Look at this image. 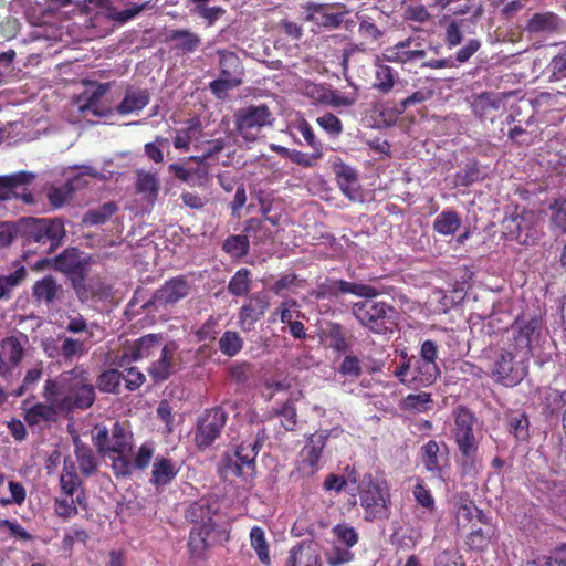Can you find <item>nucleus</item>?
Here are the masks:
<instances>
[{"instance_id":"obj_1","label":"nucleus","mask_w":566,"mask_h":566,"mask_svg":"<svg viewBox=\"0 0 566 566\" xmlns=\"http://www.w3.org/2000/svg\"><path fill=\"white\" fill-rule=\"evenodd\" d=\"M15 234L21 239L23 255L53 253L66 234L61 219L22 218L15 224Z\"/></svg>"},{"instance_id":"obj_2","label":"nucleus","mask_w":566,"mask_h":566,"mask_svg":"<svg viewBox=\"0 0 566 566\" xmlns=\"http://www.w3.org/2000/svg\"><path fill=\"white\" fill-rule=\"evenodd\" d=\"M475 423L476 418L468 408L457 409L453 438L459 451L457 463L463 478H475L482 470V461L479 458L480 441L473 430Z\"/></svg>"},{"instance_id":"obj_3","label":"nucleus","mask_w":566,"mask_h":566,"mask_svg":"<svg viewBox=\"0 0 566 566\" xmlns=\"http://www.w3.org/2000/svg\"><path fill=\"white\" fill-rule=\"evenodd\" d=\"M53 380L57 382V397L64 413L74 409H88L95 402V387L91 384L90 374L83 366H75Z\"/></svg>"},{"instance_id":"obj_4","label":"nucleus","mask_w":566,"mask_h":566,"mask_svg":"<svg viewBox=\"0 0 566 566\" xmlns=\"http://www.w3.org/2000/svg\"><path fill=\"white\" fill-rule=\"evenodd\" d=\"M525 347L520 349L507 343L491 352L489 356V376L504 387H514L523 381L528 371L530 356L525 355Z\"/></svg>"},{"instance_id":"obj_5","label":"nucleus","mask_w":566,"mask_h":566,"mask_svg":"<svg viewBox=\"0 0 566 566\" xmlns=\"http://www.w3.org/2000/svg\"><path fill=\"white\" fill-rule=\"evenodd\" d=\"M350 312L357 322L370 333H391L397 325V311L384 301L365 298L353 303Z\"/></svg>"},{"instance_id":"obj_6","label":"nucleus","mask_w":566,"mask_h":566,"mask_svg":"<svg viewBox=\"0 0 566 566\" xmlns=\"http://www.w3.org/2000/svg\"><path fill=\"white\" fill-rule=\"evenodd\" d=\"M358 494L366 521H384L390 517L391 497L385 481L374 480L369 474L360 482Z\"/></svg>"},{"instance_id":"obj_7","label":"nucleus","mask_w":566,"mask_h":566,"mask_svg":"<svg viewBox=\"0 0 566 566\" xmlns=\"http://www.w3.org/2000/svg\"><path fill=\"white\" fill-rule=\"evenodd\" d=\"M394 292V286L370 285L327 277L317 284L314 295L318 300L338 297L344 294H352L361 298H376L384 294L391 295Z\"/></svg>"},{"instance_id":"obj_8","label":"nucleus","mask_w":566,"mask_h":566,"mask_svg":"<svg viewBox=\"0 0 566 566\" xmlns=\"http://www.w3.org/2000/svg\"><path fill=\"white\" fill-rule=\"evenodd\" d=\"M273 120V115L265 104L249 105L233 114L235 132L248 143L255 142L265 127L272 126Z\"/></svg>"},{"instance_id":"obj_9","label":"nucleus","mask_w":566,"mask_h":566,"mask_svg":"<svg viewBox=\"0 0 566 566\" xmlns=\"http://www.w3.org/2000/svg\"><path fill=\"white\" fill-rule=\"evenodd\" d=\"M343 432L340 427L331 430H319L306 438L300 451L296 471L306 478L314 476L322 468L321 459L329 437H338Z\"/></svg>"},{"instance_id":"obj_10","label":"nucleus","mask_w":566,"mask_h":566,"mask_svg":"<svg viewBox=\"0 0 566 566\" xmlns=\"http://www.w3.org/2000/svg\"><path fill=\"white\" fill-rule=\"evenodd\" d=\"M502 228L507 240L522 245H534L539 239L536 217L530 210L524 209L506 216L502 221Z\"/></svg>"},{"instance_id":"obj_11","label":"nucleus","mask_w":566,"mask_h":566,"mask_svg":"<svg viewBox=\"0 0 566 566\" xmlns=\"http://www.w3.org/2000/svg\"><path fill=\"white\" fill-rule=\"evenodd\" d=\"M57 387V382L53 379L45 380L42 391L45 402H36L25 409L24 420L30 427L39 426L42 422H55L59 419V415L64 413L62 407H60Z\"/></svg>"},{"instance_id":"obj_12","label":"nucleus","mask_w":566,"mask_h":566,"mask_svg":"<svg viewBox=\"0 0 566 566\" xmlns=\"http://www.w3.org/2000/svg\"><path fill=\"white\" fill-rule=\"evenodd\" d=\"M228 413L221 407L206 410L197 421L195 442L199 449L210 447L221 434L226 426Z\"/></svg>"},{"instance_id":"obj_13","label":"nucleus","mask_w":566,"mask_h":566,"mask_svg":"<svg viewBox=\"0 0 566 566\" xmlns=\"http://www.w3.org/2000/svg\"><path fill=\"white\" fill-rule=\"evenodd\" d=\"M261 444L258 441H243L239 444L232 454H226L222 459L226 474L243 476L248 474L245 470L253 471L255 457Z\"/></svg>"},{"instance_id":"obj_14","label":"nucleus","mask_w":566,"mask_h":566,"mask_svg":"<svg viewBox=\"0 0 566 566\" xmlns=\"http://www.w3.org/2000/svg\"><path fill=\"white\" fill-rule=\"evenodd\" d=\"M334 4L306 2L302 4V20L319 29H337L344 22L345 12H333Z\"/></svg>"},{"instance_id":"obj_15","label":"nucleus","mask_w":566,"mask_h":566,"mask_svg":"<svg viewBox=\"0 0 566 566\" xmlns=\"http://www.w3.org/2000/svg\"><path fill=\"white\" fill-rule=\"evenodd\" d=\"M164 337L160 334H147L136 339L119 357L118 366L124 368L132 361L154 357L164 347Z\"/></svg>"},{"instance_id":"obj_16","label":"nucleus","mask_w":566,"mask_h":566,"mask_svg":"<svg viewBox=\"0 0 566 566\" xmlns=\"http://www.w3.org/2000/svg\"><path fill=\"white\" fill-rule=\"evenodd\" d=\"M270 307V298L264 292H255L248 296L247 302L239 310L238 325L243 332L254 329Z\"/></svg>"},{"instance_id":"obj_17","label":"nucleus","mask_w":566,"mask_h":566,"mask_svg":"<svg viewBox=\"0 0 566 566\" xmlns=\"http://www.w3.org/2000/svg\"><path fill=\"white\" fill-rule=\"evenodd\" d=\"M420 460L428 472L434 478H441L448 465V446L446 442L429 440L420 448Z\"/></svg>"},{"instance_id":"obj_18","label":"nucleus","mask_w":566,"mask_h":566,"mask_svg":"<svg viewBox=\"0 0 566 566\" xmlns=\"http://www.w3.org/2000/svg\"><path fill=\"white\" fill-rule=\"evenodd\" d=\"M190 283L184 275L166 281L154 294V301L160 305H174L190 293Z\"/></svg>"},{"instance_id":"obj_19","label":"nucleus","mask_w":566,"mask_h":566,"mask_svg":"<svg viewBox=\"0 0 566 566\" xmlns=\"http://www.w3.org/2000/svg\"><path fill=\"white\" fill-rule=\"evenodd\" d=\"M63 287L57 280L51 275H44L32 285V298L36 305L52 306L62 300Z\"/></svg>"},{"instance_id":"obj_20","label":"nucleus","mask_w":566,"mask_h":566,"mask_svg":"<svg viewBox=\"0 0 566 566\" xmlns=\"http://www.w3.org/2000/svg\"><path fill=\"white\" fill-rule=\"evenodd\" d=\"M54 265L56 270L69 277L70 282L87 272L86 263L81 259L76 249L64 250L55 258Z\"/></svg>"},{"instance_id":"obj_21","label":"nucleus","mask_w":566,"mask_h":566,"mask_svg":"<svg viewBox=\"0 0 566 566\" xmlns=\"http://www.w3.org/2000/svg\"><path fill=\"white\" fill-rule=\"evenodd\" d=\"M174 353L175 346L172 344H165L159 358L148 367L147 371L155 384L163 382L171 376L174 371Z\"/></svg>"},{"instance_id":"obj_22","label":"nucleus","mask_w":566,"mask_h":566,"mask_svg":"<svg viewBox=\"0 0 566 566\" xmlns=\"http://www.w3.org/2000/svg\"><path fill=\"white\" fill-rule=\"evenodd\" d=\"M411 42L412 39L408 38L392 46L387 48L382 54L384 60L391 63L405 64L411 61L423 59L426 56V51L421 49L409 50Z\"/></svg>"},{"instance_id":"obj_23","label":"nucleus","mask_w":566,"mask_h":566,"mask_svg":"<svg viewBox=\"0 0 566 566\" xmlns=\"http://www.w3.org/2000/svg\"><path fill=\"white\" fill-rule=\"evenodd\" d=\"M439 376L440 369L437 364H431L413 356L411 387H428L432 385Z\"/></svg>"},{"instance_id":"obj_24","label":"nucleus","mask_w":566,"mask_h":566,"mask_svg":"<svg viewBox=\"0 0 566 566\" xmlns=\"http://www.w3.org/2000/svg\"><path fill=\"white\" fill-rule=\"evenodd\" d=\"M285 566H321V557L312 544L302 542L290 549Z\"/></svg>"},{"instance_id":"obj_25","label":"nucleus","mask_w":566,"mask_h":566,"mask_svg":"<svg viewBox=\"0 0 566 566\" xmlns=\"http://www.w3.org/2000/svg\"><path fill=\"white\" fill-rule=\"evenodd\" d=\"M502 104L501 97L492 92H484L475 96L472 102V112L481 120H493Z\"/></svg>"},{"instance_id":"obj_26","label":"nucleus","mask_w":566,"mask_h":566,"mask_svg":"<svg viewBox=\"0 0 566 566\" xmlns=\"http://www.w3.org/2000/svg\"><path fill=\"white\" fill-rule=\"evenodd\" d=\"M178 468L171 459L157 457L151 470L150 483L156 488H165L178 474Z\"/></svg>"},{"instance_id":"obj_27","label":"nucleus","mask_w":566,"mask_h":566,"mask_svg":"<svg viewBox=\"0 0 566 566\" xmlns=\"http://www.w3.org/2000/svg\"><path fill=\"white\" fill-rule=\"evenodd\" d=\"M216 510H213L212 505L208 500L201 499L197 502L191 503L185 513V517L188 522L192 524L199 525H209L211 530L216 528V523L213 522V514Z\"/></svg>"},{"instance_id":"obj_28","label":"nucleus","mask_w":566,"mask_h":566,"mask_svg":"<svg viewBox=\"0 0 566 566\" xmlns=\"http://www.w3.org/2000/svg\"><path fill=\"white\" fill-rule=\"evenodd\" d=\"M214 530L209 525H199L189 533L188 549L191 558L203 559L209 548L208 538Z\"/></svg>"},{"instance_id":"obj_29","label":"nucleus","mask_w":566,"mask_h":566,"mask_svg":"<svg viewBox=\"0 0 566 566\" xmlns=\"http://www.w3.org/2000/svg\"><path fill=\"white\" fill-rule=\"evenodd\" d=\"M87 272L72 279L71 285L77 298L84 303L94 297H101L105 294V286L99 281L86 280Z\"/></svg>"},{"instance_id":"obj_30","label":"nucleus","mask_w":566,"mask_h":566,"mask_svg":"<svg viewBox=\"0 0 566 566\" xmlns=\"http://www.w3.org/2000/svg\"><path fill=\"white\" fill-rule=\"evenodd\" d=\"M150 101L148 90L127 88L123 101L116 106L119 115H128L130 113L144 109Z\"/></svg>"},{"instance_id":"obj_31","label":"nucleus","mask_w":566,"mask_h":566,"mask_svg":"<svg viewBox=\"0 0 566 566\" xmlns=\"http://www.w3.org/2000/svg\"><path fill=\"white\" fill-rule=\"evenodd\" d=\"M560 28V18L552 12L534 13L526 23L530 33H555Z\"/></svg>"},{"instance_id":"obj_32","label":"nucleus","mask_w":566,"mask_h":566,"mask_svg":"<svg viewBox=\"0 0 566 566\" xmlns=\"http://www.w3.org/2000/svg\"><path fill=\"white\" fill-rule=\"evenodd\" d=\"M74 453L80 471L84 476L88 478L96 473L98 460L93 449L82 442L78 437L74 439Z\"/></svg>"},{"instance_id":"obj_33","label":"nucleus","mask_w":566,"mask_h":566,"mask_svg":"<svg viewBox=\"0 0 566 566\" xmlns=\"http://www.w3.org/2000/svg\"><path fill=\"white\" fill-rule=\"evenodd\" d=\"M133 433L124 422L115 421L111 430L109 453H132Z\"/></svg>"},{"instance_id":"obj_34","label":"nucleus","mask_w":566,"mask_h":566,"mask_svg":"<svg viewBox=\"0 0 566 566\" xmlns=\"http://www.w3.org/2000/svg\"><path fill=\"white\" fill-rule=\"evenodd\" d=\"M28 337L24 334L4 337L0 342V349L12 366H18L24 357V345Z\"/></svg>"},{"instance_id":"obj_35","label":"nucleus","mask_w":566,"mask_h":566,"mask_svg":"<svg viewBox=\"0 0 566 566\" xmlns=\"http://www.w3.org/2000/svg\"><path fill=\"white\" fill-rule=\"evenodd\" d=\"M544 407L549 415H556L566 405V386L560 384V378H555L544 394Z\"/></svg>"},{"instance_id":"obj_36","label":"nucleus","mask_w":566,"mask_h":566,"mask_svg":"<svg viewBox=\"0 0 566 566\" xmlns=\"http://www.w3.org/2000/svg\"><path fill=\"white\" fill-rule=\"evenodd\" d=\"M107 91V83L98 84L97 87L85 97L84 103L80 105L81 113H83L84 115L92 113L96 117H107L108 115H111V108H102L99 106V101L106 94Z\"/></svg>"},{"instance_id":"obj_37","label":"nucleus","mask_w":566,"mask_h":566,"mask_svg":"<svg viewBox=\"0 0 566 566\" xmlns=\"http://www.w3.org/2000/svg\"><path fill=\"white\" fill-rule=\"evenodd\" d=\"M167 41L176 42L175 49L184 53H193L201 44V38L197 33L184 29L169 31Z\"/></svg>"},{"instance_id":"obj_38","label":"nucleus","mask_w":566,"mask_h":566,"mask_svg":"<svg viewBox=\"0 0 566 566\" xmlns=\"http://www.w3.org/2000/svg\"><path fill=\"white\" fill-rule=\"evenodd\" d=\"M250 546L255 551L260 563L264 566H271L270 545L265 532L261 526H253L249 534Z\"/></svg>"},{"instance_id":"obj_39","label":"nucleus","mask_w":566,"mask_h":566,"mask_svg":"<svg viewBox=\"0 0 566 566\" xmlns=\"http://www.w3.org/2000/svg\"><path fill=\"white\" fill-rule=\"evenodd\" d=\"M252 287V274L247 268L239 269L228 283V292L233 296H249Z\"/></svg>"},{"instance_id":"obj_40","label":"nucleus","mask_w":566,"mask_h":566,"mask_svg":"<svg viewBox=\"0 0 566 566\" xmlns=\"http://www.w3.org/2000/svg\"><path fill=\"white\" fill-rule=\"evenodd\" d=\"M461 226V218L454 210H444L433 221V230L442 235L454 234Z\"/></svg>"},{"instance_id":"obj_41","label":"nucleus","mask_w":566,"mask_h":566,"mask_svg":"<svg viewBox=\"0 0 566 566\" xmlns=\"http://www.w3.org/2000/svg\"><path fill=\"white\" fill-rule=\"evenodd\" d=\"M336 179L342 192L349 199H355L358 189L355 169L347 165H340L336 170Z\"/></svg>"},{"instance_id":"obj_42","label":"nucleus","mask_w":566,"mask_h":566,"mask_svg":"<svg viewBox=\"0 0 566 566\" xmlns=\"http://www.w3.org/2000/svg\"><path fill=\"white\" fill-rule=\"evenodd\" d=\"M27 275L28 272L23 265L8 275H0V301H9L12 297V291L24 281Z\"/></svg>"},{"instance_id":"obj_43","label":"nucleus","mask_w":566,"mask_h":566,"mask_svg":"<svg viewBox=\"0 0 566 566\" xmlns=\"http://www.w3.org/2000/svg\"><path fill=\"white\" fill-rule=\"evenodd\" d=\"M297 318L303 316L300 311V304L295 298H287L280 303V305L272 312L270 322L274 323L277 318L281 323L289 325L293 317Z\"/></svg>"},{"instance_id":"obj_44","label":"nucleus","mask_w":566,"mask_h":566,"mask_svg":"<svg viewBox=\"0 0 566 566\" xmlns=\"http://www.w3.org/2000/svg\"><path fill=\"white\" fill-rule=\"evenodd\" d=\"M57 342H61L60 352L65 361H70L75 357H81L87 353V347L84 340L69 337L65 335H57Z\"/></svg>"},{"instance_id":"obj_45","label":"nucleus","mask_w":566,"mask_h":566,"mask_svg":"<svg viewBox=\"0 0 566 566\" xmlns=\"http://www.w3.org/2000/svg\"><path fill=\"white\" fill-rule=\"evenodd\" d=\"M431 394H410L401 402V409L411 412H427L432 409Z\"/></svg>"},{"instance_id":"obj_46","label":"nucleus","mask_w":566,"mask_h":566,"mask_svg":"<svg viewBox=\"0 0 566 566\" xmlns=\"http://www.w3.org/2000/svg\"><path fill=\"white\" fill-rule=\"evenodd\" d=\"M535 332L534 322H528L518 327L517 331L513 332L512 338L509 339L507 344L520 349V346L525 347V355L531 357V345L532 336Z\"/></svg>"},{"instance_id":"obj_47","label":"nucleus","mask_w":566,"mask_h":566,"mask_svg":"<svg viewBox=\"0 0 566 566\" xmlns=\"http://www.w3.org/2000/svg\"><path fill=\"white\" fill-rule=\"evenodd\" d=\"M220 75L230 78H240L242 66L240 59L233 52L220 53Z\"/></svg>"},{"instance_id":"obj_48","label":"nucleus","mask_w":566,"mask_h":566,"mask_svg":"<svg viewBox=\"0 0 566 566\" xmlns=\"http://www.w3.org/2000/svg\"><path fill=\"white\" fill-rule=\"evenodd\" d=\"M136 190L144 193L149 200H155L159 192V180L155 174L139 171L137 174Z\"/></svg>"},{"instance_id":"obj_49","label":"nucleus","mask_w":566,"mask_h":566,"mask_svg":"<svg viewBox=\"0 0 566 566\" xmlns=\"http://www.w3.org/2000/svg\"><path fill=\"white\" fill-rule=\"evenodd\" d=\"M117 210L114 202H106L96 209L88 210L84 218L83 223L88 226L104 224Z\"/></svg>"},{"instance_id":"obj_50","label":"nucleus","mask_w":566,"mask_h":566,"mask_svg":"<svg viewBox=\"0 0 566 566\" xmlns=\"http://www.w3.org/2000/svg\"><path fill=\"white\" fill-rule=\"evenodd\" d=\"M122 373L117 369L104 370L96 381L97 388L105 394H119Z\"/></svg>"},{"instance_id":"obj_51","label":"nucleus","mask_w":566,"mask_h":566,"mask_svg":"<svg viewBox=\"0 0 566 566\" xmlns=\"http://www.w3.org/2000/svg\"><path fill=\"white\" fill-rule=\"evenodd\" d=\"M358 101V94L356 91L350 93H342L338 90H332L328 94L326 106H331L339 112L353 107Z\"/></svg>"},{"instance_id":"obj_52","label":"nucleus","mask_w":566,"mask_h":566,"mask_svg":"<svg viewBox=\"0 0 566 566\" xmlns=\"http://www.w3.org/2000/svg\"><path fill=\"white\" fill-rule=\"evenodd\" d=\"M242 347L243 340L234 331H226L219 339V349L226 356H235Z\"/></svg>"},{"instance_id":"obj_53","label":"nucleus","mask_w":566,"mask_h":566,"mask_svg":"<svg viewBox=\"0 0 566 566\" xmlns=\"http://www.w3.org/2000/svg\"><path fill=\"white\" fill-rule=\"evenodd\" d=\"M249 239L247 235L235 234L228 237L222 245L224 252L234 258L245 256L249 252Z\"/></svg>"},{"instance_id":"obj_54","label":"nucleus","mask_w":566,"mask_h":566,"mask_svg":"<svg viewBox=\"0 0 566 566\" xmlns=\"http://www.w3.org/2000/svg\"><path fill=\"white\" fill-rule=\"evenodd\" d=\"M303 280L295 273H287L281 275L271 286L270 291L275 295L282 296L285 292L295 293L296 289L301 287Z\"/></svg>"},{"instance_id":"obj_55","label":"nucleus","mask_w":566,"mask_h":566,"mask_svg":"<svg viewBox=\"0 0 566 566\" xmlns=\"http://www.w3.org/2000/svg\"><path fill=\"white\" fill-rule=\"evenodd\" d=\"M199 120L189 122L188 127L176 132L174 138V147L178 150L187 151L190 148V143L193 139L196 133L200 132Z\"/></svg>"},{"instance_id":"obj_56","label":"nucleus","mask_w":566,"mask_h":566,"mask_svg":"<svg viewBox=\"0 0 566 566\" xmlns=\"http://www.w3.org/2000/svg\"><path fill=\"white\" fill-rule=\"evenodd\" d=\"M416 502L428 512L432 513L436 511V501L431 490L427 486L422 479H418L417 484L412 490Z\"/></svg>"},{"instance_id":"obj_57","label":"nucleus","mask_w":566,"mask_h":566,"mask_svg":"<svg viewBox=\"0 0 566 566\" xmlns=\"http://www.w3.org/2000/svg\"><path fill=\"white\" fill-rule=\"evenodd\" d=\"M294 128L304 138L306 144L315 151V157L321 158L323 145L316 138L314 130L310 123L305 119L300 120L295 124Z\"/></svg>"},{"instance_id":"obj_58","label":"nucleus","mask_w":566,"mask_h":566,"mask_svg":"<svg viewBox=\"0 0 566 566\" xmlns=\"http://www.w3.org/2000/svg\"><path fill=\"white\" fill-rule=\"evenodd\" d=\"M400 357L401 360L395 365L391 373L401 384L411 387L413 356L409 357L408 354L402 350Z\"/></svg>"},{"instance_id":"obj_59","label":"nucleus","mask_w":566,"mask_h":566,"mask_svg":"<svg viewBox=\"0 0 566 566\" xmlns=\"http://www.w3.org/2000/svg\"><path fill=\"white\" fill-rule=\"evenodd\" d=\"M332 533L339 543L346 546V548H352L359 539L357 531L346 523L335 525Z\"/></svg>"},{"instance_id":"obj_60","label":"nucleus","mask_w":566,"mask_h":566,"mask_svg":"<svg viewBox=\"0 0 566 566\" xmlns=\"http://www.w3.org/2000/svg\"><path fill=\"white\" fill-rule=\"evenodd\" d=\"M492 535L491 526H488L485 530H473L467 537V545L471 549L483 551L490 545Z\"/></svg>"},{"instance_id":"obj_61","label":"nucleus","mask_w":566,"mask_h":566,"mask_svg":"<svg viewBox=\"0 0 566 566\" xmlns=\"http://www.w3.org/2000/svg\"><path fill=\"white\" fill-rule=\"evenodd\" d=\"M331 86L327 84H317L307 82L304 85V95L310 98L314 104L326 105Z\"/></svg>"},{"instance_id":"obj_62","label":"nucleus","mask_w":566,"mask_h":566,"mask_svg":"<svg viewBox=\"0 0 566 566\" xmlns=\"http://www.w3.org/2000/svg\"><path fill=\"white\" fill-rule=\"evenodd\" d=\"M325 558L329 566H342L354 560L355 554L349 548L334 545L325 553Z\"/></svg>"},{"instance_id":"obj_63","label":"nucleus","mask_w":566,"mask_h":566,"mask_svg":"<svg viewBox=\"0 0 566 566\" xmlns=\"http://www.w3.org/2000/svg\"><path fill=\"white\" fill-rule=\"evenodd\" d=\"M507 423H509L510 432L513 433L517 440H521V441L527 440V438L530 437V432H528L530 421H528V418L524 413L511 416L509 418Z\"/></svg>"},{"instance_id":"obj_64","label":"nucleus","mask_w":566,"mask_h":566,"mask_svg":"<svg viewBox=\"0 0 566 566\" xmlns=\"http://www.w3.org/2000/svg\"><path fill=\"white\" fill-rule=\"evenodd\" d=\"M460 186L468 187L481 179V170L476 161H471L455 175Z\"/></svg>"}]
</instances>
